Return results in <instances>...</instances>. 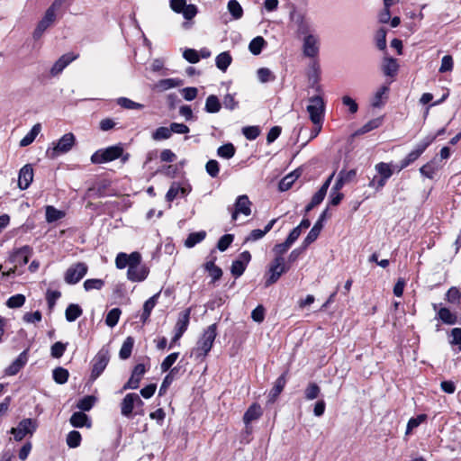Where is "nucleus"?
<instances>
[{"mask_svg":"<svg viewBox=\"0 0 461 461\" xmlns=\"http://www.w3.org/2000/svg\"><path fill=\"white\" fill-rule=\"evenodd\" d=\"M227 7L233 19L239 20L242 17L243 9L237 0H230Z\"/></svg>","mask_w":461,"mask_h":461,"instance_id":"nucleus-42","label":"nucleus"},{"mask_svg":"<svg viewBox=\"0 0 461 461\" xmlns=\"http://www.w3.org/2000/svg\"><path fill=\"white\" fill-rule=\"evenodd\" d=\"M82 440L81 434L77 430L70 431L66 438L67 445L70 448H76L80 446Z\"/></svg>","mask_w":461,"mask_h":461,"instance_id":"nucleus-48","label":"nucleus"},{"mask_svg":"<svg viewBox=\"0 0 461 461\" xmlns=\"http://www.w3.org/2000/svg\"><path fill=\"white\" fill-rule=\"evenodd\" d=\"M436 136L429 135L421 140L415 148L398 164V173L414 163L427 148L435 140Z\"/></svg>","mask_w":461,"mask_h":461,"instance_id":"nucleus-2","label":"nucleus"},{"mask_svg":"<svg viewBox=\"0 0 461 461\" xmlns=\"http://www.w3.org/2000/svg\"><path fill=\"white\" fill-rule=\"evenodd\" d=\"M88 267L84 262L71 265L64 274V280L68 285L77 284L87 273Z\"/></svg>","mask_w":461,"mask_h":461,"instance_id":"nucleus-8","label":"nucleus"},{"mask_svg":"<svg viewBox=\"0 0 461 461\" xmlns=\"http://www.w3.org/2000/svg\"><path fill=\"white\" fill-rule=\"evenodd\" d=\"M307 112L313 124H321L325 112V103L321 95H314L309 98Z\"/></svg>","mask_w":461,"mask_h":461,"instance_id":"nucleus-6","label":"nucleus"},{"mask_svg":"<svg viewBox=\"0 0 461 461\" xmlns=\"http://www.w3.org/2000/svg\"><path fill=\"white\" fill-rule=\"evenodd\" d=\"M294 22L297 25V33L299 35H304V37L310 33L311 27L309 22L306 20L303 14H298L294 16Z\"/></svg>","mask_w":461,"mask_h":461,"instance_id":"nucleus-29","label":"nucleus"},{"mask_svg":"<svg viewBox=\"0 0 461 461\" xmlns=\"http://www.w3.org/2000/svg\"><path fill=\"white\" fill-rule=\"evenodd\" d=\"M375 170L380 176L389 179L393 174L392 165L385 162H379L375 165Z\"/></svg>","mask_w":461,"mask_h":461,"instance_id":"nucleus-47","label":"nucleus"},{"mask_svg":"<svg viewBox=\"0 0 461 461\" xmlns=\"http://www.w3.org/2000/svg\"><path fill=\"white\" fill-rule=\"evenodd\" d=\"M32 254V249L30 246H23L16 249L10 257V260L16 267H22L29 262Z\"/></svg>","mask_w":461,"mask_h":461,"instance_id":"nucleus-15","label":"nucleus"},{"mask_svg":"<svg viewBox=\"0 0 461 461\" xmlns=\"http://www.w3.org/2000/svg\"><path fill=\"white\" fill-rule=\"evenodd\" d=\"M214 261L215 258L203 264L204 270L208 272L209 276L212 277V282L213 283L220 280L222 276L221 268L216 266Z\"/></svg>","mask_w":461,"mask_h":461,"instance_id":"nucleus-26","label":"nucleus"},{"mask_svg":"<svg viewBox=\"0 0 461 461\" xmlns=\"http://www.w3.org/2000/svg\"><path fill=\"white\" fill-rule=\"evenodd\" d=\"M221 107L220 100L216 95H211L207 97L204 107L207 113H216L221 110Z\"/></svg>","mask_w":461,"mask_h":461,"instance_id":"nucleus-36","label":"nucleus"},{"mask_svg":"<svg viewBox=\"0 0 461 461\" xmlns=\"http://www.w3.org/2000/svg\"><path fill=\"white\" fill-rule=\"evenodd\" d=\"M141 255H133L131 258V264L127 270V278L131 282L144 281L149 273V267L141 264Z\"/></svg>","mask_w":461,"mask_h":461,"instance_id":"nucleus-4","label":"nucleus"},{"mask_svg":"<svg viewBox=\"0 0 461 461\" xmlns=\"http://www.w3.org/2000/svg\"><path fill=\"white\" fill-rule=\"evenodd\" d=\"M117 104L125 109H141L143 105L141 104L136 103L127 97H120L117 100Z\"/></svg>","mask_w":461,"mask_h":461,"instance_id":"nucleus-58","label":"nucleus"},{"mask_svg":"<svg viewBox=\"0 0 461 461\" xmlns=\"http://www.w3.org/2000/svg\"><path fill=\"white\" fill-rule=\"evenodd\" d=\"M286 384V373L282 374L275 382L273 388L268 393V402L274 403Z\"/></svg>","mask_w":461,"mask_h":461,"instance_id":"nucleus-20","label":"nucleus"},{"mask_svg":"<svg viewBox=\"0 0 461 461\" xmlns=\"http://www.w3.org/2000/svg\"><path fill=\"white\" fill-rule=\"evenodd\" d=\"M171 136H172V131H171V128L170 127L169 128L164 127V126L158 127L152 133V139L154 140H157V141L158 140H167Z\"/></svg>","mask_w":461,"mask_h":461,"instance_id":"nucleus-49","label":"nucleus"},{"mask_svg":"<svg viewBox=\"0 0 461 461\" xmlns=\"http://www.w3.org/2000/svg\"><path fill=\"white\" fill-rule=\"evenodd\" d=\"M178 86V83L174 78H167L159 80L156 85L155 88L159 91H165L170 88H174Z\"/></svg>","mask_w":461,"mask_h":461,"instance_id":"nucleus-55","label":"nucleus"},{"mask_svg":"<svg viewBox=\"0 0 461 461\" xmlns=\"http://www.w3.org/2000/svg\"><path fill=\"white\" fill-rule=\"evenodd\" d=\"M383 72L387 77H394L399 69V65L397 63L396 59L393 58H384L383 66H382Z\"/></svg>","mask_w":461,"mask_h":461,"instance_id":"nucleus-27","label":"nucleus"},{"mask_svg":"<svg viewBox=\"0 0 461 461\" xmlns=\"http://www.w3.org/2000/svg\"><path fill=\"white\" fill-rule=\"evenodd\" d=\"M433 309L437 311V318L443 323L447 325H454L457 322V316L447 307L438 309V304L433 303Z\"/></svg>","mask_w":461,"mask_h":461,"instance_id":"nucleus-19","label":"nucleus"},{"mask_svg":"<svg viewBox=\"0 0 461 461\" xmlns=\"http://www.w3.org/2000/svg\"><path fill=\"white\" fill-rule=\"evenodd\" d=\"M449 343L457 346L458 350L461 351V328H454L450 333Z\"/></svg>","mask_w":461,"mask_h":461,"instance_id":"nucleus-64","label":"nucleus"},{"mask_svg":"<svg viewBox=\"0 0 461 461\" xmlns=\"http://www.w3.org/2000/svg\"><path fill=\"white\" fill-rule=\"evenodd\" d=\"M233 241V235L225 234L220 238L217 248L220 251H225Z\"/></svg>","mask_w":461,"mask_h":461,"instance_id":"nucleus-62","label":"nucleus"},{"mask_svg":"<svg viewBox=\"0 0 461 461\" xmlns=\"http://www.w3.org/2000/svg\"><path fill=\"white\" fill-rule=\"evenodd\" d=\"M320 50V40L317 35L308 34L303 38V52L308 58H316Z\"/></svg>","mask_w":461,"mask_h":461,"instance_id":"nucleus-13","label":"nucleus"},{"mask_svg":"<svg viewBox=\"0 0 461 461\" xmlns=\"http://www.w3.org/2000/svg\"><path fill=\"white\" fill-rule=\"evenodd\" d=\"M33 180V168L31 164L23 166L18 176V186L21 190L27 189Z\"/></svg>","mask_w":461,"mask_h":461,"instance_id":"nucleus-18","label":"nucleus"},{"mask_svg":"<svg viewBox=\"0 0 461 461\" xmlns=\"http://www.w3.org/2000/svg\"><path fill=\"white\" fill-rule=\"evenodd\" d=\"M104 285V281L99 278L86 279L84 282V288L86 292L91 290H101Z\"/></svg>","mask_w":461,"mask_h":461,"instance_id":"nucleus-51","label":"nucleus"},{"mask_svg":"<svg viewBox=\"0 0 461 461\" xmlns=\"http://www.w3.org/2000/svg\"><path fill=\"white\" fill-rule=\"evenodd\" d=\"M133 346L134 339L131 336L127 337L121 347L119 352L120 358L123 360L128 359L131 355Z\"/></svg>","mask_w":461,"mask_h":461,"instance_id":"nucleus-32","label":"nucleus"},{"mask_svg":"<svg viewBox=\"0 0 461 461\" xmlns=\"http://www.w3.org/2000/svg\"><path fill=\"white\" fill-rule=\"evenodd\" d=\"M390 88L388 86H381L374 94L371 100V105L374 108H380L384 105L389 94Z\"/></svg>","mask_w":461,"mask_h":461,"instance_id":"nucleus-22","label":"nucleus"},{"mask_svg":"<svg viewBox=\"0 0 461 461\" xmlns=\"http://www.w3.org/2000/svg\"><path fill=\"white\" fill-rule=\"evenodd\" d=\"M446 300L453 304H461V291L456 286L450 287L446 294Z\"/></svg>","mask_w":461,"mask_h":461,"instance_id":"nucleus-41","label":"nucleus"},{"mask_svg":"<svg viewBox=\"0 0 461 461\" xmlns=\"http://www.w3.org/2000/svg\"><path fill=\"white\" fill-rule=\"evenodd\" d=\"M239 214H243L245 216H249L251 214V202L246 194L239 195L237 197L234 203V210L231 212L232 221H236Z\"/></svg>","mask_w":461,"mask_h":461,"instance_id":"nucleus-12","label":"nucleus"},{"mask_svg":"<svg viewBox=\"0 0 461 461\" xmlns=\"http://www.w3.org/2000/svg\"><path fill=\"white\" fill-rule=\"evenodd\" d=\"M79 57L78 54H75L73 52H68L63 54L52 66L50 68V76L57 77L62 73V71L74 60H76Z\"/></svg>","mask_w":461,"mask_h":461,"instance_id":"nucleus-14","label":"nucleus"},{"mask_svg":"<svg viewBox=\"0 0 461 461\" xmlns=\"http://www.w3.org/2000/svg\"><path fill=\"white\" fill-rule=\"evenodd\" d=\"M386 34L387 31L384 28H380L375 33L376 47L380 50H384L386 49Z\"/></svg>","mask_w":461,"mask_h":461,"instance_id":"nucleus-54","label":"nucleus"},{"mask_svg":"<svg viewBox=\"0 0 461 461\" xmlns=\"http://www.w3.org/2000/svg\"><path fill=\"white\" fill-rule=\"evenodd\" d=\"M70 424L74 428L86 427L90 428L92 423L89 417L83 411H76L70 417Z\"/></svg>","mask_w":461,"mask_h":461,"instance_id":"nucleus-24","label":"nucleus"},{"mask_svg":"<svg viewBox=\"0 0 461 461\" xmlns=\"http://www.w3.org/2000/svg\"><path fill=\"white\" fill-rule=\"evenodd\" d=\"M134 393H127L122 400L121 414L125 418H132L134 413Z\"/></svg>","mask_w":461,"mask_h":461,"instance_id":"nucleus-21","label":"nucleus"},{"mask_svg":"<svg viewBox=\"0 0 461 461\" xmlns=\"http://www.w3.org/2000/svg\"><path fill=\"white\" fill-rule=\"evenodd\" d=\"M185 188L181 187L177 183H173L166 194V200L171 203L177 197L179 194H185Z\"/></svg>","mask_w":461,"mask_h":461,"instance_id":"nucleus-46","label":"nucleus"},{"mask_svg":"<svg viewBox=\"0 0 461 461\" xmlns=\"http://www.w3.org/2000/svg\"><path fill=\"white\" fill-rule=\"evenodd\" d=\"M26 298L22 294H14L9 297L5 303L6 306L10 309L20 308L25 303Z\"/></svg>","mask_w":461,"mask_h":461,"instance_id":"nucleus-44","label":"nucleus"},{"mask_svg":"<svg viewBox=\"0 0 461 461\" xmlns=\"http://www.w3.org/2000/svg\"><path fill=\"white\" fill-rule=\"evenodd\" d=\"M420 173L423 176L432 179L436 173V167L432 162H428L420 168Z\"/></svg>","mask_w":461,"mask_h":461,"instance_id":"nucleus-63","label":"nucleus"},{"mask_svg":"<svg viewBox=\"0 0 461 461\" xmlns=\"http://www.w3.org/2000/svg\"><path fill=\"white\" fill-rule=\"evenodd\" d=\"M68 347V343H63L60 341L55 342L50 348V355L54 358H60Z\"/></svg>","mask_w":461,"mask_h":461,"instance_id":"nucleus-52","label":"nucleus"},{"mask_svg":"<svg viewBox=\"0 0 461 461\" xmlns=\"http://www.w3.org/2000/svg\"><path fill=\"white\" fill-rule=\"evenodd\" d=\"M110 360L107 348H102L92 360L91 378L95 380L105 369Z\"/></svg>","mask_w":461,"mask_h":461,"instance_id":"nucleus-7","label":"nucleus"},{"mask_svg":"<svg viewBox=\"0 0 461 461\" xmlns=\"http://www.w3.org/2000/svg\"><path fill=\"white\" fill-rule=\"evenodd\" d=\"M178 357H179L178 352L171 353L167 357H166L160 365L161 371L163 373L167 372L171 368V366L175 364V362L177 360Z\"/></svg>","mask_w":461,"mask_h":461,"instance_id":"nucleus-53","label":"nucleus"},{"mask_svg":"<svg viewBox=\"0 0 461 461\" xmlns=\"http://www.w3.org/2000/svg\"><path fill=\"white\" fill-rule=\"evenodd\" d=\"M76 138L73 133H66L57 142L53 149L54 155L67 153L75 144Z\"/></svg>","mask_w":461,"mask_h":461,"instance_id":"nucleus-17","label":"nucleus"},{"mask_svg":"<svg viewBox=\"0 0 461 461\" xmlns=\"http://www.w3.org/2000/svg\"><path fill=\"white\" fill-rule=\"evenodd\" d=\"M207 174L212 177H216L220 172L219 162L215 159H210L205 165Z\"/></svg>","mask_w":461,"mask_h":461,"instance_id":"nucleus-60","label":"nucleus"},{"mask_svg":"<svg viewBox=\"0 0 461 461\" xmlns=\"http://www.w3.org/2000/svg\"><path fill=\"white\" fill-rule=\"evenodd\" d=\"M262 409L259 404L253 403L249 407L243 416V421L248 426L253 420L259 419L262 416Z\"/></svg>","mask_w":461,"mask_h":461,"instance_id":"nucleus-25","label":"nucleus"},{"mask_svg":"<svg viewBox=\"0 0 461 461\" xmlns=\"http://www.w3.org/2000/svg\"><path fill=\"white\" fill-rule=\"evenodd\" d=\"M235 152L236 149L232 143L223 144L217 149V155L225 159L231 158L235 155Z\"/></svg>","mask_w":461,"mask_h":461,"instance_id":"nucleus-39","label":"nucleus"},{"mask_svg":"<svg viewBox=\"0 0 461 461\" xmlns=\"http://www.w3.org/2000/svg\"><path fill=\"white\" fill-rule=\"evenodd\" d=\"M26 351H23L17 358L5 369L6 375H15L27 363Z\"/></svg>","mask_w":461,"mask_h":461,"instance_id":"nucleus-23","label":"nucleus"},{"mask_svg":"<svg viewBox=\"0 0 461 461\" xmlns=\"http://www.w3.org/2000/svg\"><path fill=\"white\" fill-rule=\"evenodd\" d=\"M191 309L187 308L184 312H180L177 321L175 326V335L171 339L169 348H173L175 344L181 339L184 333L186 331L189 321H190Z\"/></svg>","mask_w":461,"mask_h":461,"instance_id":"nucleus-10","label":"nucleus"},{"mask_svg":"<svg viewBox=\"0 0 461 461\" xmlns=\"http://www.w3.org/2000/svg\"><path fill=\"white\" fill-rule=\"evenodd\" d=\"M68 371L66 368L59 366L53 370V379L57 384H65L68 379Z\"/></svg>","mask_w":461,"mask_h":461,"instance_id":"nucleus-50","label":"nucleus"},{"mask_svg":"<svg viewBox=\"0 0 461 461\" xmlns=\"http://www.w3.org/2000/svg\"><path fill=\"white\" fill-rule=\"evenodd\" d=\"M121 314L122 311L120 308H113L108 312L105 317V324L110 328H113L117 325Z\"/></svg>","mask_w":461,"mask_h":461,"instance_id":"nucleus-40","label":"nucleus"},{"mask_svg":"<svg viewBox=\"0 0 461 461\" xmlns=\"http://www.w3.org/2000/svg\"><path fill=\"white\" fill-rule=\"evenodd\" d=\"M267 42L262 36L254 38L249 44V50L253 55H259Z\"/></svg>","mask_w":461,"mask_h":461,"instance_id":"nucleus-37","label":"nucleus"},{"mask_svg":"<svg viewBox=\"0 0 461 461\" xmlns=\"http://www.w3.org/2000/svg\"><path fill=\"white\" fill-rule=\"evenodd\" d=\"M41 130V123H36L31 131L21 140L20 146L26 147L32 144Z\"/></svg>","mask_w":461,"mask_h":461,"instance_id":"nucleus-33","label":"nucleus"},{"mask_svg":"<svg viewBox=\"0 0 461 461\" xmlns=\"http://www.w3.org/2000/svg\"><path fill=\"white\" fill-rule=\"evenodd\" d=\"M146 373V367L143 364H138L134 366L131 375L128 382L123 385V390L137 389L140 385V382Z\"/></svg>","mask_w":461,"mask_h":461,"instance_id":"nucleus-16","label":"nucleus"},{"mask_svg":"<svg viewBox=\"0 0 461 461\" xmlns=\"http://www.w3.org/2000/svg\"><path fill=\"white\" fill-rule=\"evenodd\" d=\"M427 419L426 414H420L417 417L411 418L407 423L406 434H409L413 429L419 427Z\"/></svg>","mask_w":461,"mask_h":461,"instance_id":"nucleus-56","label":"nucleus"},{"mask_svg":"<svg viewBox=\"0 0 461 461\" xmlns=\"http://www.w3.org/2000/svg\"><path fill=\"white\" fill-rule=\"evenodd\" d=\"M289 268L290 266L285 263L284 257H275L269 265L267 277L265 281V286L268 287L276 283L281 276L286 273Z\"/></svg>","mask_w":461,"mask_h":461,"instance_id":"nucleus-5","label":"nucleus"},{"mask_svg":"<svg viewBox=\"0 0 461 461\" xmlns=\"http://www.w3.org/2000/svg\"><path fill=\"white\" fill-rule=\"evenodd\" d=\"M83 313L81 307L78 304H69L65 312L66 320L69 322L75 321Z\"/></svg>","mask_w":461,"mask_h":461,"instance_id":"nucleus-35","label":"nucleus"},{"mask_svg":"<svg viewBox=\"0 0 461 461\" xmlns=\"http://www.w3.org/2000/svg\"><path fill=\"white\" fill-rule=\"evenodd\" d=\"M205 236H206V232L203 230L190 233L185 241V246L186 248H193L196 244L203 241L204 240Z\"/></svg>","mask_w":461,"mask_h":461,"instance_id":"nucleus-38","label":"nucleus"},{"mask_svg":"<svg viewBox=\"0 0 461 461\" xmlns=\"http://www.w3.org/2000/svg\"><path fill=\"white\" fill-rule=\"evenodd\" d=\"M37 421L27 418L22 420L16 428H12L11 434L16 441H21L28 434L32 435L37 429Z\"/></svg>","mask_w":461,"mask_h":461,"instance_id":"nucleus-9","label":"nucleus"},{"mask_svg":"<svg viewBox=\"0 0 461 461\" xmlns=\"http://www.w3.org/2000/svg\"><path fill=\"white\" fill-rule=\"evenodd\" d=\"M95 401L96 398L95 396L86 395L77 402V407L83 411H88L93 408Z\"/></svg>","mask_w":461,"mask_h":461,"instance_id":"nucleus-45","label":"nucleus"},{"mask_svg":"<svg viewBox=\"0 0 461 461\" xmlns=\"http://www.w3.org/2000/svg\"><path fill=\"white\" fill-rule=\"evenodd\" d=\"M216 336L217 325L216 323H213L203 331L202 337L197 342V347L194 348L197 357H204L207 356L212 348Z\"/></svg>","mask_w":461,"mask_h":461,"instance_id":"nucleus-1","label":"nucleus"},{"mask_svg":"<svg viewBox=\"0 0 461 461\" xmlns=\"http://www.w3.org/2000/svg\"><path fill=\"white\" fill-rule=\"evenodd\" d=\"M242 133L249 140H256L260 134V129L258 126H246L242 129Z\"/></svg>","mask_w":461,"mask_h":461,"instance_id":"nucleus-59","label":"nucleus"},{"mask_svg":"<svg viewBox=\"0 0 461 461\" xmlns=\"http://www.w3.org/2000/svg\"><path fill=\"white\" fill-rule=\"evenodd\" d=\"M123 148L121 144L110 146L105 149H97L91 156V162L93 164H103L113 161L122 156Z\"/></svg>","mask_w":461,"mask_h":461,"instance_id":"nucleus-3","label":"nucleus"},{"mask_svg":"<svg viewBox=\"0 0 461 461\" xmlns=\"http://www.w3.org/2000/svg\"><path fill=\"white\" fill-rule=\"evenodd\" d=\"M65 216L66 212L64 211L58 210L53 205L45 206V219L48 223L55 222Z\"/></svg>","mask_w":461,"mask_h":461,"instance_id":"nucleus-28","label":"nucleus"},{"mask_svg":"<svg viewBox=\"0 0 461 461\" xmlns=\"http://www.w3.org/2000/svg\"><path fill=\"white\" fill-rule=\"evenodd\" d=\"M382 124V118H375L370 120L366 123H365L359 130L358 132L361 134L366 133L378 128Z\"/></svg>","mask_w":461,"mask_h":461,"instance_id":"nucleus-57","label":"nucleus"},{"mask_svg":"<svg viewBox=\"0 0 461 461\" xmlns=\"http://www.w3.org/2000/svg\"><path fill=\"white\" fill-rule=\"evenodd\" d=\"M321 394V387L316 383H310L304 390V397L308 401L317 399Z\"/></svg>","mask_w":461,"mask_h":461,"instance_id":"nucleus-43","label":"nucleus"},{"mask_svg":"<svg viewBox=\"0 0 461 461\" xmlns=\"http://www.w3.org/2000/svg\"><path fill=\"white\" fill-rule=\"evenodd\" d=\"M231 61L232 58L228 51L220 53L215 59L216 67L221 71H226Z\"/></svg>","mask_w":461,"mask_h":461,"instance_id":"nucleus-34","label":"nucleus"},{"mask_svg":"<svg viewBox=\"0 0 461 461\" xmlns=\"http://www.w3.org/2000/svg\"><path fill=\"white\" fill-rule=\"evenodd\" d=\"M56 12L57 11L50 6L46 10L44 16L38 23L32 33L34 40H39L45 31L54 23L56 20Z\"/></svg>","mask_w":461,"mask_h":461,"instance_id":"nucleus-11","label":"nucleus"},{"mask_svg":"<svg viewBox=\"0 0 461 461\" xmlns=\"http://www.w3.org/2000/svg\"><path fill=\"white\" fill-rule=\"evenodd\" d=\"M133 255H140V252L134 251L131 254H126L124 252L118 253L115 258L116 267L119 269H123L128 267L129 268L130 265L131 264V258Z\"/></svg>","mask_w":461,"mask_h":461,"instance_id":"nucleus-30","label":"nucleus"},{"mask_svg":"<svg viewBox=\"0 0 461 461\" xmlns=\"http://www.w3.org/2000/svg\"><path fill=\"white\" fill-rule=\"evenodd\" d=\"M257 74L259 81L262 83H267L275 79V76L272 71L267 68H259Z\"/></svg>","mask_w":461,"mask_h":461,"instance_id":"nucleus-61","label":"nucleus"},{"mask_svg":"<svg viewBox=\"0 0 461 461\" xmlns=\"http://www.w3.org/2000/svg\"><path fill=\"white\" fill-rule=\"evenodd\" d=\"M322 228H323L322 223H320L318 221L315 222L313 227L311 229L309 233L303 240V244L304 245V248H307L310 244H312V242H314L317 240Z\"/></svg>","mask_w":461,"mask_h":461,"instance_id":"nucleus-31","label":"nucleus"}]
</instances>
